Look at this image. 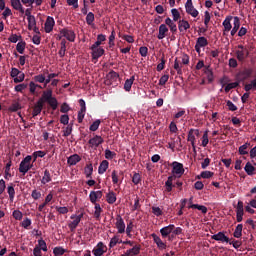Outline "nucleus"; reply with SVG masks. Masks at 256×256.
Returning a JSON list of instances; mask_svg holds the SVG:
<instances>
[{
    "instance_id": "473e14b6",
    "label": "nucleus",
    "mask_w": 256,
    "mask_h": 256,
    "mask_svg": "<svg viewBox=\"0 0 256 256\" xmlns=\"http://www.w3.org/2000/svg\"><path fill=\"white\" fill-rule=\"evenodd\" d=\"M94 205H95V207H94V209H95L94 217H95V219L100 220L101 219V213H103V208H101V205L99 203H95Z\"/></svg>"
},
{
    "instance_id": "4d7b16f0",
    "label": "nucleus",
    "mask_w": 256,
    "mask_h": 256,
    "mask_svg": "<svg viewBox=\"0 0 256 256\" xmlns=\"http://www.w3.org/2000/svg\"><path fill=\"white\" fill-rule=\"evenodd\" d=\"M99 125H101V120L97 119L90 125L89 130L95 132L99 129Z\"/></svg>"
},
{
    "instance_id": "bb28decb",
    "label": "nucleus",
    "mask_w": 256,
    "mask_h": 256,
    "mask_svg": "<svg viewBox=\"0 0 256 256\" xmlns=\"http://www.w3.org/2000/svg\"><path fill=\"white\" fill-rule=\"evenodd\" d=\"M84 174L87 179H92V175H93V164L92 163H89L85 166Z\"/></svg>"
},
{
    "instance_id": "39448f33",
    "label": "nucleus",
    "mask_w": 256,
    "mask_h": 256,
    "mask_svg": "<svg viewBox=\"0 0 256 256\" xmlns=\"http://www.w3.org/2000/svg\"><path fill=\"white\" fill-rule=\"evenodd\" d=\"M104 141L105 140H103V137L94 135V137L88 141V144L90 145L91 149H97L99 145H103Z\"/></svg>"
},
{
    "instance_id": "864d4df0",
    "label": "nucleus",
    "mask_w": 256,
    "mask_h": 256,
    "mask_svg": "<svg viewBox=\"0 0 256 256\" xmlns=\"http://www.w3.org/2000/svg\"><path fill=\"white\" fill-rule=\"evenodd\" d=\"M190 209H198V211H201L202 213H207V208L203 205L199 204H192L190 205Z\"/></svg>"
},
{
    "instance_id": "3c124183",
    "label": "nucleus",
    "mask_w": 256,
    "mask_h": 256,
    "mask_svg": "<svg viewBox=\"0 0 256 256\" xmlns=\"http://www.w3.org/2000/svg\"><path fill=\"white\" fill-rule=\"evenodd\" d=\"M118 36L124 39V41H126L127 43H135V38H133V36L131 35H121V33H119Z\"/></svg>"
},
{
    "instance_id": "c9c22d12",
    "label": "nucleus",
    "mask_w": 256,
    "mask_h": 256,
    "mask_svg": "<svg viewBox=\"0 0 256 256\" xmlns=\"http://www.w3.org/2000/svg\"><path fill=\"white\" fill-rule=\"evenodd\" d=\"M21 109V103L19 102H13L9 108L8 111H10V113H17V111H20Z\"/></svg>"
},
{
    "instance_id": "1a4fd4ad",
    "label": "nucleus",
    "mask_w": 256,
    "mask_h": 256,
    "mask_svg": "<svg viewBox=\"0 0 256 256\" xmlns=\"http://www.w3.org/2000/svg\"><path fill=\"white\" fill-rule=\"evenodd\" d=\"M107 251V246L103 242H99L97 246L92 250L93 255L102 256Z\"/></svg>"
},
{
    "instance_id": "6ab92c4d",
    "label": "nucleus",
    "mask_w": 256,
    "mask_h": 256,
    "mask_svg": "<svg viewBox=\"0 0 256 256\" xmlns=\"http://www.w3.org/2000/svg\"><path fill=\"white\" fill-rule=\"evenodd\" d=\"M233 28L231 30V36L235 37V35L237 34V32L239 31V27H241V20L239 19V17L235 16L234 17V23H233Z\"/></svg>"
},
{
    "instance_id": "cd10ccee",
    "label": "nucleus",
    "mask_w": 256,
    "mask_h": 256,
    "mask_svg": "<svg viewBox=\"0 0 256 256\" xmlns=\"http://www.w3.org/2000/svg\"><path fill=\"white\" fill-rule=\"evenodd\" d=\"M175 176H169L168 180L165 182L166 191L171 193L173 191V181H175Z\"/></svg>"
},
{
    "instance_id": "5701e85b",
    "label": "nucleus",
    "mask_w": 256,
    "mask_h": 256,
    "mask_svg": "<svg viewBox=\"0 0 256 256\" xmlns=\"http://www.w3.org/2000/svg\"><path fill=\"white\" fill-rule=\"evenodd\" d=\"M81 161V156H79V154H74L71 155L70 157H68L67 159V163L70 166L76 165Z\"/></svg>"
},
{
    "instance_id": "69168bd1",
    "label": "nucleus",
    "mask_w": 256,
    "mask_h": 256,
    "mask_svg": "<svg viewBox=\"0 0 256 256\" xmlns=\"http://www.w3.org/2000/svg\"><path fill=\"white\" fill-rule=\"evenodd\" d=\"M23 81H25V73L20 71L17 78H14V83H23Z\"/></svg>"
},
{
    "instance_id": "6e6d98bb",
    "label": "nucleus",
    "mask_w": 256,
    "mask_h": 256,
    "mask_svg": "<svg viewBox=\"0 0 256 256\" xmlns=\"http://www.w3.org/2000/svg\"><path fill=\"white\" fill-rule=\"evenodd\" d=\"M54 256H61L65 255V249L63 247H55L53 249Z\"/></svg>"
},
{
    "instance_id": "a19ab883",
    "label": "nucleus",
    "mask_w": 256,
    "mask_h": 256,
    "mask_svg": "<svg viewBox=\"0 0 256 256\" xmlns=\"http://www.w3.org/2000/svg\"><path fill=\"white\" fill-rule=\"evenodd\" d=\"M7 193L9 195L11 203H13L15 199V188L13 187V185L7 187Z\"/></svg>"
},
{
    "instance_id": "4468645a",
    "label": "nucleus",
    "mask_w": 256,
    "mask_h": 256,
    "mask_svg": "<svg viewBox=\"0 0 256 256\" xmlns=\"http://www.w3.org/2000/svg\"><path fill=\"white\" fill-rule=\"evenodd\" d=\"M102 197H103V191L101 190L91 191L89 194L90 202L93 204L97 203V201H99V199H101Z\"/></svg>"
},
{
    "instance_id": "680f3d73",
    "label": "nucleus",
    "mask_w": 256,
    "mask_h": 256,
    "mask_svg": "<svg viewBox=\"0 0 256 256\" xmlns=\"http://www.w3.org/2000/svg\"><path fill=\"white\" fill-rule=\"evenodd\" d=\"M132 183H134V185H139L141 183V174L134 173L132 177Z\"/></svg>"
},
{
    "instance_id": "338daca9",
    "label": "nucleus",
    "mask_w": 256,
    "mask_h": 256,
    "mask_svg": "<svg viewBox=\"0 0 256 256\" xmlns=\"http://www.w3.org/2000/svg\"><path fill=\"white\" fill-rule=\"evenodd\" d=\"M139 53H140L141 57H147V55L149 53V48H147V46H141L139 48Z\"/></svg>"
},
{
    "instance_id": "a211bd4d",
    "label": "nucleus",
    "mask_w": 256,
    "mask_h": 256,
    "mask_svg": "<svg viewBox=\"0 0 256 256\" xmlns=\"http://www.w3.org/2000/svg\"><path fill=\"white\" fill-rule=\"evenodd\" d=\"M52 98H53V90L48 89L42 93V97L38 101H42V104L44 105Z\"/></svg>"
},
{
    "instance_id": "c85d7f7f",
    "label": "nucleus",
    "mask_w": 256,
    "mask_h": 256,
    "mask_svg": "<svg viewBox=\"0 0 256 256\" xmlns=\"http://www.w3.org/2000/svg\"><path fill=\"white\" fill-rule=\"evenodd\" d=\"M106 201L109 203V205H113V203L117 201V194H115L113 191H110L108 194H106Z\"/></svg>"
},
{
    "instance_id": "f8f14e48",
    "label": "nucleus",
    "mask_w": 256,
    "mask_h": 256,
    "mask_svg": "<svg viewBox=\"0 0 256 256\" xmlns=\"http://www.w3.org/2000/svg\"><path fill=\"white\" fill-rule=\"evenodd\" d=\"M53 27H55V19L51 16H48L44 24L45 32L51 33V31H53Z\"/></svg>"
},
{
    "instance_id": "8fccbe9b",
    "label": "nucleus",
    "mask_w": 256,
    "mask_h": 256,
    "mask_svg": "<svg viewBox=\"0 0 256 256\" xmlns=\"http://www.w3.org/2000/svg\"><path fill=\"white\" fill-rule=\"evenodd\" d=\"M237 87H239V82H232L225 87L224 91L225 93H229L231 89H237Z\"/></svg>"
},
{
    "instance_id": "20e7f679",
    "label": "nucleus",
    "mask_w": 256,
    "mask_h": 256,
    "mask_svg": "<svg viewBox=\"0 0 256 256\" xmlns=\"http://www.w3.org/2000/svg\"><path fill=\"white\" fill-rule=\"evenodd\" d=\"M70 219L74 220L68 224V227L70 231L74 233L75 229L79 226V223H81V219H83V214H79L78 216L72 215Z\"/></svg>"
},
{
    "instance_id": "774afa93",
    "label": "nucleus",
    "mask_w": 256,
    "mask_h": 256,
    "mask_svg": "<svg viewBox=\"0 0 256 256\" xmlns=\"http://www.w3.org/2000/svg\"><path fill=\"white\" fill-rule=\"evenodd\" d=\"M35 83H45V74H39L34 76Z\"/></svg>"
},
{
    "instance_id": "4c0bfd02",
    "label": "nucleus",
    "mask_w": 256,
    "mask_h": 256,
    "mask_svg": "<svg viewBox=\"0 0 256 256\" xmlns=\"http://www.w3.org/2000/svg\"><path fill=\"white\" fill-rule=\"evenodd\" d=\"M196 44L199 47H207L209 45V41H207V38L201 36V37L197 38Z\"/></svg>"
},
{
    "instance_id": "a878e982",
    "label": "nucleus",
    "mask_w": 256,
    "mask_h": 256,
    "mask_svg": "<svg viewBox=\"0 0 256 256\" xmlns=\"http://www.w3.org/2000/svg\"><path fill=\"white\" fill-rule=\"evenodd\" d=\"M104 41H107V36L105 34H99L96 42L92 45L93 49H97Z\"/></svg>"
},
{
    "instance_id": "dca6fc26",
    "label": "nucleus",
    "mask_w": 256,
    "mask_h": 256,
    "mask_svg": "<svg viewBox=\"0 0 256 256\" xmlns=\"http://www.w3.org/2000/svg\"><path fill=\"white\" fill-rule=\"evenodd\" d=\"M43 101L38 100L33 107L32 117H37V115H41V111H43Z\"/></svg>"
},
{
    "instance_id": "2eb2a0df",
    "label": "nucleus",
    "mask_w": 256,
    "mask_h": 256,
    "mask_svg": "<svg viewBox=\"0 0 256 256\" xmlns=\"http://www.w3.org/2000/svg\"><path fill=\"white\" fill-rule=\"evenodd\" d=\"M11 7L15 9V11H19L21 15L25 14V8H23V4H21V0H10Z\"/></svg>"
},
{
    "instance_id": "c03bdc74",
    "label": "nucleus",
    "mask_w": 256,
    "mask_h": 256,
    "mask_svg": "<svg viewBox=\"0 0 256 256\" xmlns=\"http://www.w3.org/2000/svg\"><path fill=\"white\" fill-rule=\"evenodd\" d=\"M28 21V29L29 31H33V27L37 26V20H35V16L31 18H27Z\"/></svg>"
},
{
    "instance_id": "f257e3e1",
    "label": "nucleus",
    "mask_w": 256,
    "mask_h": 256,
    "mask_svg": "<svg viewBox=\"0 0 256 256\" xmlns=\"http://www.w3.org/2000/svg\"><path fill=\"white\" fill-rule=\"evenodd\" d=\"M33 160V156L28 155L26 156L19 164V173H22L23 176L27 175L29 173V163Z\"/></svg>"
},
{
    "instance_id": "a18cd8bd",
    "label": "nucleus",
    "mask_w": 256,
    "mask_h": 256,
    "mask_svg": "<svg viewBox=\"0 0 256 256\" xmlns=\"http://www.w3.org/2000/svg\"><path fill=\"white\" fill-rule=\"evenodd\" d=\"M236 215H245V211L243 209V201H238L236 206Z\"/></svg>"
},
{
    "instance_id": "423d86ee",
    "label": "nucleus",
    "mask_w": 256,
    "mask_h": 256,
    "mask_svg": "<svg viewBox=\"0 0 256 256\" xmlns=\"http://www.w3.org/2000/svg\"><path fill=\"white\" fill-rule=\"evenodd\" d=\"M170 165L172 167V173H174V175H183V173H185V169L183 168L182 163L174 161Z\"/></svg>"
},
{
    "instance_id": "de8ad7c7",
    "label": "nucleus",
    "mask_w": 256,
    "mask_h": 256,
    "mask_svg": "<svg viewBox=\"0 0 256 256\" xmlns=\"http://www.w3.org/2000/svg\"><path fill=\"white\" fill-rule=\"evenodd\" d=\"M27 87H29L28 84H25V83L18 84L15 86L14 91H16L17 93H23V91H25Z\"/></svg>"
},
{
    "instance_id": "f03ea898",
    "label": "nucleus",
    "mask_w": 256,
    "mask_h": 256,
    "mask_svg": "<svg viewBox=\"0 0 256 256\" xmlns=\"http://www.w3.org/2000/svg\"><path fill=\"white\" fill-rule=\"evenodd\" d=\"M236 57L240 62L245 61V59L249 57V49L243 45H238V49L236 50Z\"/></svg>"
},
{
    "instance_id": "9b49d317",
    "label": "nucleus",
    "mask_w": 256,
    "mask_h": 256,
    "mask_svg": "<svg viewBox=\"0 0 256 256\" xmlns=\"http://www.w3.org/2000/svg\"><path fill=\"white\" fill-rule=\"evenodd\" d=\"M214 241H220V243H229V237L225 235V232H218L211 236Z\"/></svg>"
},
{
    "instance_id": "6e6552de",
    "label": "nucleus",
    "mask_w": 256,
    "mask_h": 256,
    "mask_svg": "<svg viewBox=\"0 0 256 256\" xmlns=\"http://www.w3.org/2000/svg\"><path fill=\"white\" fill-rule=\"evenodd\" d=\"M116 229L118 233L123 234L125 233V220L119 214L116 216Z\"/></svg>"
},
{
    "instance_id": "37998d69",
    "label": "nucleus",
    "mask_w": 256,
    "mask_h": 256,
    "mask_svg": "<svg viewBox=\"0 0 256 256\" xmlns=\"http://www.w3.org/2000/svg\"><path fill=\"white\" fill-rule=\"evenodd\" d=\"M48 105H50L51 109H53V111H56L57 107H59V102L57 101V98L52 97L51 100H49Z\"/></svg>"
},
{
    "instance_id": "bf43d9fd",
    "label": "nucleus",
    "mask_w": 256,
    "mask_h": 256,
    "mask_svg": "<svg viewBox=\"0 0 256 256\" xmlns=\"http://www.w3.org/2000/svg\"><path fill=\"white\" fill-rule=\"evenodd\" d=\"M38 247H39L40 251L47 252V242H45V240H43V239L38 240Z\"/></svg>"
},
{
    "instance_id": "72a5a7b5",
    "label": "nucleus",
    "mask_w": 256,
    "mask_h": 256,
    "mask_svg": "<svg viewBox=\"0 0 256 256\" xmlns=\"http://www.w3.org/2000/svg\"><path fill=\"white\" fill-rule=\"evenodd\" d=\"M243 235V224H238L235 228V231L233 233V236L236 238V239H240V237H242Z\"/></svg>"
},
{
    "instance_id": "58836bf2",
    "label": "nucleus",
    "mask_w": 256,
    "mask_h": 256,
    "mask_svg": "<svg viewBox=\"0 0 256 256\" xmlns=\"http://www.w3.org/2000/svg\"><path fill=\"white\" fill-rule=\"evenodd\" d=\"M187 141L191 143L193 150L195 151V134H193V129L189 130Z\"/></svg>"
},
{
    "instance_id": "49530a36",
    "label": "nucleus",
    "mask_w": 256,
    "mask_h": 256,
    "mask_svg": "<svg viewBox=\"0 0 256 256\" xmlns=\"http://www.w3.org/2000/svg\"><path fill=\"white\" fill-rule=\"evenodd\" d=\"M12 217H14L16 221H21L23 219V212H21V210H14Z\"/></svg>"
},
{
    "instance_id": "f3484780",
    "label": "nucleus",
    "mask_w": 256,
    "mask_h": 256,
    "mask_svg": "<svg viewBox=\"0 0 256 256\" xmlns=\"http://www.w3.org/2000/svg\"><path fill=\"white\" fill-rule=\"evenodd\" d=\"M151 237L154 243H156L158 249H167V244H165V242H163V240H161V238L157 236V234L152 233Z\"/></svg>"
},
{
    "instance_id": "5fc2aeb1",
    "label": "nucleus",
    "mask_w": 256,
    "mask_h": 256,
    "mask_svg": "<svg viewBox=\"0 0 256 256\" xmlns=\"http://www.w3.org/2000/svg\"><path fill=\"white\" fill-rule=\"evenodd\" d=\"M116 156H117V153L109 149L105 150V159H108V160L115 159Z\"/></svg>"
},
{
    "instance_id": "393cba45",
    "label": "nucleus",
    "mask_w": 256,
    "mask_h": 256,
    "mask_svg": "<svg viewBox=\"0 0 256 256\" xmlns=\"http://www.w3.org/2000/svg\"><path fill=\"white\" fill-rule=\"evenodd\" d=\"M107 169H109V161L103 160L100 163V166L98 167L99 175H103V173H105L107 171Z\"/></svg>"
},
{
    "instance_id": "79ce46f5",
    "label": "nucleus",
    "mask_w": 256,
    "mask_h": 256,
    "mask_svg": "<svg viewBox=\"0 0 256 256\" xmlns=\"http://www.w3.org/2000/svg\"><path fill=\"white\" fill-rule=\"evenodd\" d=\"M213 175H215V173L211 172V171H203L201 172L200 176H197L198 179H211V177H213Z\"/></svg>"
},
{
    "instance_id": "e2e57ef3",
    "label": "nucleus",
    "mask_w": 256,
    "mask_h": 256,
    "mask_svg": "<svg viewBox=\"0 0 256 256\" xmlns=\"http://www.w3.org/2000/svg\"><path fill=\"white\" fill-rule=\"evenodd\" d=\"M31 219L30 218H25L22 222H21V227H23L24 229H29V227H31Z\"/></svg>"
},
{
    "instance_id": "052dcab7",
    "label": "nucleus",
    "mask_w": 256,
    "mask_h": 256,
    "mask_svg": "<svg viewBox=\"0 0 256 256\" xmlns=\"http://www.w3.org/2000/svg\"><path fill=\"white\" fill-rule=\"evenodd\" d=\"M119 243V236L115 235L114 237L111 238L110 243H109V248L113 249L115 245Z\"/></svg>"
},
{
    "instance_id": "7ed1b4c3",
    "label": "nucleus",
    "mask_w": 256,
    "mask_h": 256,
    "mask_svg": "<svg viewBox=\"0 0 256 256\" xmlns=\"http://www.w3.org/2000/svg\"><path fill=\"white\" fill-rule=\"evenodd\" d=\"M186 13L191 17H198L199 11L193 6V0H187L185 3Z\"/></svg>"
},
{
    "instance_id": "b1692460",
    "label": "nucleus",
    "mask_w": 256,
    "mask_h": 256,
    "mask_svg": "<svg viewBox=\"0 0 256 256\" xmlns=\"http://www.w3.org/2000/svg\"><path fill=\"white\" fill-rule=\"evenodd\" d=\"M249 147H251V143L246 142L238 148L239 155H249Z\"/></svg>"
},
{
    "instance_id": "412c9836",
    "label": "nucleus",
    "mask_w": 256,
    "mask_h": 256,
    "mask_svg": "<svg viewBox=\"0 0 256 256\" xmlns=\"http://www.w3.org/2000/svg\"><path fill=\"white\" fill-rule=\"evenodd\" d=\"M167 33H169V28H167L166 24H161L159 26V34H158V39H165L167 37Z\"/></svg>"
},
{
    "instance_id": "c756f323",
    "label": "nucleus",
    "mask_w": 256,
    "mask_h": 256,
    "mask_svg": "<svg viewBox=\"0 0 256 256\" xmlns=\"http://www.w3.org/2000/svg\"><path fill=\"white\" fill-rule=\"evenodd\" d=\"M135 82V76H131L124 83V90L129 92L131 91V87H133V83Z\"/></svg>"
},
{
    "instance_id": "4be33fe9",
    "label": "nucleus",
    "mask_w": 256,
    "mask_h": 256,
    "mask_svg": "<svg viewBox=\"0 0 256 256\" xmlns=\"http://www.w3.org/2000/svg\"><path fill=\"white\" fill-rule=\"evenodd\" d=\"M231 19H233V16H228L225 18V20L222 23L224 27V35H225V32L229 33V31L233 28V26L231 25Z\"/></svg>"
},
{
    "instance_id": "ddd939ff",
    "label": "nucleus",
    "mask_w": 256,
    "mask_h": 256,
    "mask_svg": "<svg viewBox=\"0 0 256 256\" xmlns=\"http://www.w3.org/2000/svg\"><path fill=\"white\" fill-rule=\"evenodd\" d=\"M174 229H175L174 224H170L166 227L161 228L160 233H161V236L163 237V239H167V237L170 236V234L173 232Z\"/></svg>"
},
{
    "instance_id": "aec40b11",
    "label": "nucleus",
    "mask_w": 256,
    "mask_h": 256,
    "mask_svg": "<svg viewBox=\"0 0 256 256\" xmlns=\"http://www.w3.org/2000/svg\"><path fill=\"white\" fill-rule=\"evenodd\" d=\"M178 29L180 33L187 31V29H191V24L187 20H179L178 22Z\"/></svg>"
},
{
    "instance_id": "603ef678",
    "label": "nucleus",
    "mask_w": 256,
    "mask_h": 256,
    "mask_svg": "<svg viewBox=\"0 0 256 256\" xmlns=\"http://www.w3.org/2000/svg\"><path fill=\"white\" fill-rule=\"evenodd\" d=\"M94 21H95V14H93V12H89L86 16L87 25H93Z\"/></svg>"
},
{
    "instance_id": "13d9d810",
    "label": "nucleus",
    "mask_w": 256,
    "mask_h": 256,
    "mask_svg": "<svg viewBox=\"0 0 256 256\" xmlns=\"http://www.w3.org/2000/svg\"><path fill=\"white\" fill-rule=\"evenodd\" d=\"M172 16H173V21H179L181 19V13H179V10L176 8H173L171 10Z\"/></svg>"
},
{
    "instance_id": "0eeeda50",
    "label": "nucleus",
    "mask_w": 256,
    "mask_h": 256,
    "mask_svg": "<svg viewBox=\"0 0 256 256\" xmlns=\"http://www.w3.org/2000/svg\"><path fill=\"white\" fill-rule=\"evenodd\" d=\"M60 35H62V37H65L67 41H70L71 43L75 41V32L73 30L64 28L60 31Z\"/></svg>"
},
{
    "instance_id": "9d476101",
    "label": "nucleus",
    "mask_w": 256,
    "mask_h": 256,
    "mask_svg": "<svg viewBox=\"0 0 256 256\" xmlns=\"http://www.w3.org/2000/svg\"><path fill=\"white\" fill-rule=\"evenodd\" d=\"M90 49L92 51V59H94L95 61H97L99 57H103V55H105V49L101 47L93 48V46H91Z\"/></svg>"
},
{
    "instance_id": "e433bc0d",
    "label": "nucleus",
    "mask_w": 256,
    "mask_h": 256,
    "mask_svg": "<svg viewBox=\"0 0 256 256\" xmlns=\"http://www.w3.org/2000/svg\"><path fill=\"white\" fill-rule=\"evenodd\" d=\"M244 170L247 173V175H255V168L251 165V162L246 163Z\"/></svg>"
},
{
    "instance_id": "0e129e2a",
    "label": "nucleus",
    "mask_w": 256,
    "mask_h": 256,
    "mask_svg": "<svg viewBox=\"0 0 256 256\" xmlns=\"http://www.w3.org/2000/svg\"><path fill=\"white\" fill-rule=\"evenodd\" d=\"M140 252H141V247L139 246H134L132 249L128 250V253L130 255H139Z\"/></svg>"
},
{
    "instance_id": "2f4dec72",
    "label": "nucleus",
    "mask_w": 256,
    "mask_h": 256,
    "mask_svg": "<svg viewBox=\"0 0 256 256\" xmlns=\"http://www.w3.org/2000/svg\"><path fill=\"white\" fill-rule=\"evenodd\" d=\"M106 77H107V80L109 81V83H113V82L117 81V79H119V74L112 70L107 74Z\"/></svg>"
},
{
    "instance_id": "09e8293b",
    "label": "nucleus",
    "mask_w": 256,
    "mask_h": 256,
    "mask_svg": "<svg viewBox=\"0 0 256 256\" xmlns=\"http://www.w3.org/2000/svg\"><path fill=\"white\" fill-rule=\"evenodd\" d=\"M209 145V131H205L202 136V147H207Z\"/></svg>"
},
{
    "instance_id": "f704fd0d",
    "label": "nucleus",
    "mask_w": 256,
    "mask_h": 256,
    "mask_svg": "<svg viewBox=\"0 0 256 256\" xmlns=\"http://www.w3.org/2000/svg\"><path fill=\"white\" fill-rule=\"evenodd\" d=\"M240 75L242 76L243 81H246V79H249L251 75H253V70L251 68H245Z\"/></svg>"
},
{
    "instance_id": "ea45409f",
    "label": "nucleus",
    "mask_w": 256,
    "mask_h": 256,
    "mask_svg": "<svg viewBox=\"0 0 256 256\" xmlns=\"http://www.w3.org/2000/svg\"><path fill=\"white\" fill-rule=\"evenodd\" d=\"M26 46H27V43H25L24 41L18 42V44L16 45V51H18L20 55H23L25 53Z\"/></svg>"
},
{
    "instance_id": "7c9ffc66",
    "label": "nucleus",
    "mask_w": 256,
    "mask_h": 256,
    "mask_svg": "<svg viewBox=\"0 0 256 256\" xmlns=\"http://www.w3.org/2000/svg\"><path fill=\"white\" fill-rule=\"evenodd\" d=\"M42 185H47V183H51V172L48 169L44 171V176L41 179Z\"/></svg>"
}]
</instances>
